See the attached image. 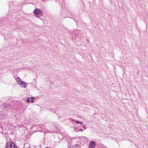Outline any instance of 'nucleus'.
<instances>
[{
	"mask_svg": "<svg viewBox=\"0 0 148 148\" xmlns=\"http://www.w3.org/2000/svg\"><path fill=\"white\" fill-rule=\"evenodd\" d=\"M34 14L35 16L39 18L40 16H43V13L42 11L38 8H36L33 11Z\"/></svg>",
	"mask_w": 148,
	"mask_h": 148,
	"instance_id": "f257e3e1",
	"label": "nucleus"
},
{
	"mask_svg": "<svg viewBox=\"0 0 148 148\" xmlns=\"http://www.w3.org/2000/svg\"><path fill=\"white\" fill-rule=\"evenodd\" d=\"M6 148H17L16 146L14 143L9 141L6 143Z\"/></svg>",
	"mask_w": 148,
	"mask_h": 148,
	"instance_id": "f03ea898",
	"label": "nucleus"
},
{
	"mask_svg": "<svg viewBox=\"0 0 148 148\" xmlns=\"http://www.w3.org/2000/svg\"><path fill=\"white\" fill-rule=\"evenodd\" d=\"M96 145V143L94 141H91L88 148H95Z\"/></svg>",
	"mask_w": 148,
	"mask_h": 148,
	"instance_id": "7ed1b4c3",
	"label": "nucleus"
},
{
	"mask_svg": "<svg viewBox=\"0 0 148 148\" xmlns=\"http://www.w3.org/2000/svg\"><path fill=\"white\" fill-rule=\"evenodd\" d=\"M19 85L21 86L22 87L25 88L27 86V84L26 83L22 81Z\"/></svg>",
	"mask_w": 148,
	"mask_h": 148,
	"instance_id": "20e7f679",
	"label": "nucleus"
},
{
	"mask_svg": "<svg viewBox=\"0 0 148 148\" xmlns=\"http://www.w3.org/2000/svg\"><path fill=\"white\" fill-rule=\"evenodd\" d=\"M16 81L17 82H18L19 85L20 84L22 81L21 80H20V79H19V78H17L16 79Z\"/></svg>",
	"mask_w": 148,
	"mask_h": 148,
	"instance_id": "39448f33",
	"label": "nucleus"
},
{
	"mask_svg": "<svg viewBox=\"0 0 148 148\" xmlns=\"http://www.w3.org/2000/svg\"><path fill=\"white\" fill-rule=\"evenodd\" d=\"M88 140V139L86 137L84 136V142H86Z\"/></svg>",
	"mask_w": 148,
	"mask_h": 148,
	"instance_id": "423d86ee",
	"label": "nucleus"
},
{
	"mask_svg": "<svg viewBox=\"0 0 148 148\" xmlns=\"http://www.w3.org/2000/svg\"><path fill=\"white\" fill-rule=\"evenodd\" d=\"M78 146V145H76L73 146L72 147H69V148H77V146Z\"/></svg>",
	"mask_w": 148,
	"mask_h": 148,
	"instance_id": "0eeeda50",
	"label": "nucleus"
},
{
	"mask_svg": "<svg viewBox=\"0 0 148 148\" xmlns=\"http://www.w3.org/2000/svg\"><path fill=\"white\" fill-rule=\"evenodd\" d=\"M76 123H81V124H82L83 123V122H80L78 121H75Z\"/></svg>",
	"mask_w": 148,
	"mask_h": 148,
	"instance_id": "6e6552de",
	"label": "nucleus"
},
{
	"mask_svg": "<svg viewBox=\"0 0 148 148\" xmlns=\"http://www.w3.org/2000/svg\"><path fill=\"white\" fill-rule=\"evenodd\" d=\"M29 98L28 97L27 100V101L28 103L30 101L29 100Z\"/></svg>",
	"mask_w": 148,
	"mask_h": 148,
	"instance_id": "1a4fd4ad",
	"label": "nucleus"
},
{
	"mask_svg": "<svg viewBox=\"0 0 148 148\" xmlns=\"http://www.w3.org/2000/svg\"><path fill=\"white\" fill-rule=\"evenodd\" d=\"M31 102L32 103H33L34 102V100H32L31 101Z\"/></svg>",
	"mask_w": 148,
	"mask_h": 148,
	"instance_id": "9d476101",
	"label": "nucleus"
},
{
	"mask_svg": "<svg viewBox=\"0 0 148 148\" xmlns=\"http://www.w3.org/2000/svg\"><path fill=\"white\" fill-rule=\"evenodd\" d=\"M30 98V99H34V97H31Z\"/></svg>",
	"mask_w": 148,
	"mask_h": 148,
	"instance_id": "9b49d317",
	"label": "nucleus"
},
{
	"mask_svg": "<svg viewBox=\"0 0 148 148\" xmlns=\"http://www.w3.org/2000/svg\"><path fill=\"white\" fill-rule=\"evenodd\" d=\"M84 129H86V127H85L84 125Z\"/></svg>",
	"mask_w": 148,
	"mask_h": 148,
	"instance_id": "f8f14e48",
	"label": "nucleus"
},
{
	"mask_svg": "<svg viewBox=\"0 0 148 148\" xmlns=\"http://www.w3.org/2000/svg\"><path fill=\"white\" fill-rule=\"evenodd\" d=\"M104 148H108L106 147L104 145Z\"/></svg>",
	"mask_w": 148,
	"mask_h": 148,
	"instance_id": "ddd939ff",
	"label": "nucleus"
},
{
	"mask_svg": "<svg viewBox=\"0 0 148 148\" xmlns=\"http://www.w3.org/2000/svg\"><path fill=\"white\" fill-rule=\"evenodd\" d=\"M80 130H81V131L82 132V131H83V130H82V129H80Z\"/></svg>",
	"mask_w": 148,
	"mask_h": 148,
	"instance_id": "4468645a",
	"label": "nucleus"
},
{
	"mask_svg": "<svg viewBox=\"0 0 148 148\" xmlns=\"http://www.w3.org/2000/svg\"><path fill=\"white\" fill-rule=\"evenodd\" d=\"M38 130V131H40V130Z\"/></svg>",
	"mask_w": 148,
	"mask_h": 148,
	"instance_id": "2eb2a0df",
	"label": "nucleus"
},
{
	"mask_svg": "<svg viewBox=\"0 0 148 148\" xmlns=\"http://www.w3.org/2000/svg\"><path fill=\"white\" fill-rule=\"evenodd\" d=\"M49 148V147H46V148Z\"/></svg>",
	"mask_w": 148,
	"mask_h": 148,
	"instance_id": "dca6fc26",
	"label": "nucleus"
}]
</instances>
